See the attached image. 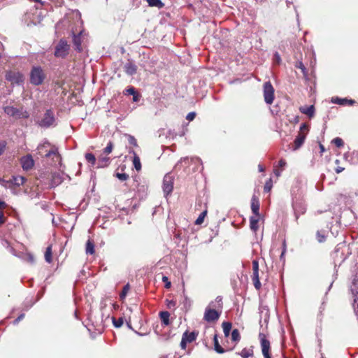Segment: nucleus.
I'll return each instance as SVG.
<instances>
[{
	"label": "nucleus",
	"mask_w": 358,
	"mask_h": 358,
	"mask_svg": "<svg viewBox=\"0 0 358 358\" xmlns=\"http://www.w3.org/2000/svg\"><path fill=\"white\" fill-rule=\"evenodd\" d=\"M37 154L41 157H50L55 156L58 159H61L57 148L55 146H52L48 141L40 144L37 147Z\"/></svg>",
	"instance_id": "obj_1"
},
{
	"label": "nucleus",
	"mask_w": 358,
	"mask_h": 358,
	"mask_svg": "<svg viewBox=\"0 0 358 358\" xmlns=\"http://www.w3.org/2000/svg\"><path fill=\"white\" fill-rule=\"evenodd\" d=\"M46 78L44 71L41 66H34L30 71V83L33 85H41Z\"/></svg>",
	"instance_id": "obj_2"
},
{
	"label": "nucleus",
	"mask_w": 358,
	"mask_h": 358,
	"mask_svg": "<svg viewBox=\"0 0 358 358\" xmlns=\"http://www.w3.org/2000/svg\"><path fill=\"white\" fill-rule=\"evenodd\" d=\"M27 181V178L21 176H13L8 180L0 178V185L5 188H13L23 185Z\"/></svg>",
	"instance_id": "obj_3"
},
{
	"label": "nucleus",
	"mask_w": 358,
	"mask_h": 358,
	"mask_svg": "<svg viewBox=\"0 0 358 358\" xmlns=\"http://www.w3.org/2000/svg\"><path fill=\"white\" fill-rule=\"evenodd\" d=\"M55 117L52 110L48 109L41 120L36 121V124L42 128H48L55 123Z\"/></svg>",
	"instance_id": "obj_4"
},
{
	"label": "nucleus",
	"mask_w": 358,
	"mask_h": 358,
	"mask_svg": "<svg viewBox=\"0 0 358 358\" xmlns=\"http://www.w3.org/2000/svg\"><path fill=\"white\" fill-rule=\"evenodd\" d=\"M309 131V126L306 123H303L300 127V131L296 136L294 143H293V150H298L304 143L306 135Z\"/></svg>",
	"instance_id": "obj_5"
},
{
	"label": "nucleus",
	"mask_w": 358,
	"mask_h": 358,
	"mask_svg": "<svg viewBox=\"0 0 358 358\" xmlns=\"http://www.w3.org/2000/svg\"><path fill=\"white\" fill-rule=\"evenodd\" d=\"M5 78L10 82L12 85H21L24 82V76L17 71H6Z\"/></svg>",
	"instance_id": "obj_6"
},
{
	"label": "nucleus",
	"mask_w": 358,
	"mask_h": 358,
	"mask_svg": "<svg viewBox=\"0 0 358 358\" xmlns=\"http://www.w3.org/2000/svg\"><path fill=\"white\" fill-rule=\"evenodd\" d=\"M70 45L64 39H61L55 47L54 55L56 57L65 58L69 52Z\"/></svg>",
	"instance_id": "obj_7"
},
{
	"label": "nucleus",
	"mask_w": 358,
	"mask_h": 358,
	"mask_svg": "<svg viewBox=\"0 0 358 358\" xmlns=\"http://www.w3.org/2000/svg\"><path fill=\"white\" fill-rule=\"evenodd\" d=\"M3 110L5 113H6L10 117H15L17 119L20 118H28L29 117V114L27 111H22L19 110L18 108L11 106H7L3 108Z\"/></svg>",
	"instance_id": "obj_8"
},
{
	"label": "nucleus",
	"mask_w": 358,
	"mask_h": 358,
	"mask_svg": "<svg viewBox=\"0 0 358 358\" xmlns=\"http://www.w3.org/2000/svg\"><path fill=\"white\" fill-rule=\"evenodd\" d=\"M263 87L264 101L267 104L271 105L273 103L275 98V90L270 81L266 82Z\"/></svg>",
	"instance_id": "obj_9"
},
{
	"label": "nucleus",
	"mask_w": 358,
	"mask_h": 358,
	"mask_svg": "<svg viewBox=\"0 0 358 358\" xmlns=\"http://www.w3.org/2000/svg\"><path fill=\"white\" fill-rule=\"evenodd\" d=\"M252 264V274L251 275V278L255 289L257 290H259L262 287V284L259 280V262L257 259H254Z\"/></svg>",
	"instance_id": "obj_10"
},
{
	"label": "nucleus",
	"mask_w": 358,
	"mask_h": 358,
	"mask_svg": "<svg viewBox=\"0 0 358 358\" xmlns=\"http://www.w3.org/2000/svg\"><path fill=\"white\" fill-rule=\"evenodd\" d=\"M259 338L262 348V352L264 358H271L270 354L271 344L270 341L267 339L266 336L264 333L259 334Z\"/></svg>",
	"instance_id": "obj_11"
},
{
	"label": "nucleus",
	"mask_w": 358,
	"mask_h": 358,
	"mask_svg": "<svg viewBox=\"0 0 358 358\" xmlns=\"http://www.w3.org/2000/svg\"><path fill=\"white\" fill-rule=\"evenodd\" d=\"M173 182L174 178L171 174L167 173L164 176L163 178L162 189L166 196L169 195L173 192Z\"/></svg>",
	"instance_id": "obj_12"
},
{
	"label": "nucleus",
	"mask_w": 358,
	"mask_h": 358,
	"mask_svg": "<svg viewBox=\"0 0 358 358\" xmlns=\"http://www.w3.org/2000/svg\"><path fill=\"white\" fill-rule=\"evenodd\" d=\"M221 313L207 307L204 312L203 320L207 322H215L220 318Z\"/></svg>",
	"instance_id": "obj_13"
},
{
	"label": "nucleus",
	"mask_w": 358,
	"mask_h": 358,
	"mask_svg": "<svg viewBox=\"0 0 358 358\" xmlns=\"http://www.w3.org/2000/svg\"><path fill=\"white\" fill-rule=\"evenodd\" d=\"M20 164L23 170L29 171L32 169L34 166V160L32 156L28 154L20 159Z\"/></svg>",
	"instance_id": "obj_14"
},
{
	"label": "nucleus",
	"mask_w": 358,
	"mask_h": 358,
	"mask_svg": "<svg viewBox=\"0 0 358 358\" xmlns=\"http://www.w3.org/2000/svg\"><path fill=\"white\" fill-rule=\"evenodd\" d=\"M350 291L353 297L358 296V271L352 276V282L350 285Z\"/></svg>",
	"instance_id": "obj_15"
},
{
	"label": "nucleus",
	"mask_w": 358,
	"mask_h": 358,
	"mask_svg": "<svg viewBox=\"0 0 358 358\" xmlns=\"http://www.w3.org/2000/svg\"><path fill=\"white\" fill-rule=\"evenodd\" d=\"M137 66L131 60H128V62L124 65L123 69L124 71L129 76H133L137 72Z\"/></svg>",
	"instance_id": "obj_16"
},
{
	"label": "nucleus",
	"mask_w": 358,
	"mask_h": 358,
	"mask_svg": "<svg viewBox=\"0 0 358 358\" xmlns=\"http://www.w3.org/2000/svg\"><path fill=\"white\" fill-rule=\"evenodd\" d=\"M110 163V157L102 152L97 159L98 168L107 167Z\"/></svg>",
	"instance_id": "obj_17"
},
{
	"label": "nucleus",
	"mask_w": 358,
	"mask_h": 358,
	"mask_svg": "<svg viewBox=\"0 0 358 358\" xmlns=\"http://www.w3.org/2000/svg\"><path fill=\"white\" fill-rule=\"evenodd\" d=\"M259 201L258 197H257L255 195H253L251 199V210L252 212L257 217L259 216Z\"/></svg>",
	"instance_id": "obj_18"
},
{
	"label": "nucleus",
	"mask_w": 358,
	"mask_h": 358,
	"mask_svg": "<svg viewBox=\"0 0 358 358\" xmlns=\"http://www.w3.org/2000/svg\"><path fill=\"white\" fill-rule=\"evenodd\" d=\"M331 101L334 103L338 104V105H349L352 106L355 103V101L353 99H348L347 98H339V97H334L332 98Z\"/></svg>",
	"instance_id": "obj_19"
},
{
	"label": "nucleus",
	"mask_w": 358,
	"mask_h": 358,
	"mask_svg": "<svg viewBox=\"0 0 358 358\" xmlns=\"http://www.w3.org/2000/svg\"><path fill=\"white\" fill-rule=\"evenodd\" d=\"M299 110L301 113L308 115L310 118H312L315 115V107L313 105L310 106H301Z\"/></svg>",
	"instance_id": "obj_20"
},
{
	"label": "nucleus",
	"mask_w": 358,
	"mask_h": 358,
	"mask_svg": "<svg viewBox=\"0 0 358 358\" xmlns=\"http://www.w3.org/2000/svg\"><path fill=\"white\" fill-rule=\"evenodd\" d=\"M259 217L257 216H252L250 218V229L256 233L257 230L259 229Z\"/></svg>",
	"instance_id": "obj_21"
},
{
	"label": "nucleus",
	"mask_w": 358,
	"mask_h": 358,
	"mask_svg": "<svg viewBox=\"0 0 358 358\" xmlns=\"http://www.w3.org/2000/svg\"><path fill=\"white\" fill-rule=\"evenodd\" d=\"M197 334L192 331L189 333L187 331L183 333L182 338L185 339L187 343H192L196 338Z\"/></svg>",
	"instance_id": "obj_22"
},
{
	"label": "nucleus",
	"mask_w": 358,
	"mask_h": 358,
	"mask_svg": "<svg viewBox=\"0 0 358 358\" xmlns=\"http://www.w3.org/2000/svg\"><path fill=\"white\" fill-rule=\"evenodd\" d=\"M73 43L75 46V48L76 50H78V52H81L82 51V41H81V38H80V34L78 35H73Z\"/></svg>",
	"instance_id": "obj_23"
},
{
	"label": "nucleus",
	"mask_w": 358,
	"mask_h": 358,
	"mask_svg": "<svg viewBox=\"0 0 358 358\" xmlns=\"http://www.w3.org/2000/svg\"><path fill=\"white\" fill-rule=\"evenodd\" d=\"M159 317L162 324H164L166 326H168L170 324V313L168 311L160 312Z\"/></svg>",
	"instance_id": "obj_24"
},
{
	"label": "nucleus",
	"mask_w": 358,
	"mask_h": 358,
	"mask_svg": "<svg viewBox=\"0 0 358 358\" xmlns=\"http://www.w3.org/2000/svg\"><path fill=\"white\" fill-rule=\"evenodd\" d=\"M213 343H214V349L217 353L222 354V353L225 352L224 349L220 345V343L218 342L217 334L214 335Z\"/></svg>",
	"instance_id": "obj_25"
},
{
	"label": "nucleus",
	"mask_w": 358,
	"mask_h": 358,
	"mask_svg": "<svg viewBox=\"0 0 358 358\" xmlns=\"http://www.w3.org/2000/svg\"><path fill=\"white\" fill-rule=\"evenodd\" d=\"M223 332L225 337H229L231 330L232 324L229 322H224L222 324Z\"/></svg>",
	"instance_id": "obj_26"
},
{
	"label": "nucleus",
	"mask_w": 358,
	"mask_h": 358,
	"mask_svg": "<svg viewBox=\"0 0 358 358\" xmlns=\"http://www.w3.org/2000/svg\"><path fill=\"white\" fill-rule=\"evenodd\" d=\"M348 250V247L345 244V243H341L338 244L334 250L336 257H338L339 252H341V253H343L344 252V250Z\"/></svg>",
	"instance_id": "obj_27"
},
{
	"label": "nucleus",
	"mask_w": 358,
	"mask_h": 358,
	"mask_svg": "<svg viewBox=\"0 0 358 358\" xmlns=\"http://www.w3.org/2000/svg\"><path fill=\"white\" fill-rule=\"evenodd\" d=\"M85 251L87 254L93 255L95 252L94 243L92 240H88L86 243Z\"/></svg>",
	"instance_id": "obj_28"
},
{
	"label": "nucleus",
	"mask_w": 358,
	"mask_h": 358,
	"mask_svg": "<svg viewBox=\"0 0 358 358\" xmlns=\"http://www.w3.org/2000/svg\"><path fill=\"white\" fill-rule=\"evenodd\" d=\"M149 6L151 7H157L158 8H162L164 6V3L162 2L161 0H146Z\"/></svg>",
	"instance_id": "obj_29"
},
{
	"label": "nucleus",
	"mask_w": 358,
	"mask_h": 358,
	"mask_svg": "<svg viewBox=\"0 0 358 358\" xmlns=\"http://www.w3.org/2000/svg\"><path fill=\"white\" fill-rule=\"evenodd\" d=\"M239 355L243 358H249L250 357L253 356V350L252 348H243Z\"/></svg>",
	"instance_id": "obj_30"
},
{
	"label": "nucleus",
	"mask_w": 358,
	"mask_h": 358,
	"mask_svg": "<svg viewBox=\"0 0 358 358\" xmlns=\"http://www.w3.org/2000/svg\"><path fill=\"white\" fill-rule=\"evenodd\" d=\"M134 154L133 164L136 171L141 169V164L139 157L136 154L134 151H132Z\"/></svg>",
	"instance_id": "obj_31"
},
{
	"label": "nucleus",
	"mask_w": 358,
	"mask_h": 358,
	"mask_svg": "<svg viewBox=\"0 0 358 358\" xmlns=\"http://www.w3.org/2000/svg\"><path fill=\"white\" fill-rule=\"evenodd\" d=\"M52 245H49L47 247L46 250L45 252V259L48 263H51L52 262Z\"/></svg>",
	"instance_id": "obj_32"
},
{
	"label": "nucleus",
	"mask_w": 358,
	"mask_h": 358,
	"mask_svg": "<svg viewBox=\"0 0 358 358\" xmlns=\"http://www.w3.org/2000/svg\"><path fill=\"white\" fill-rule=\"evenodd\" d=\"M231 339L232 341L237 343L241 340V335L238 329H234L231 333Z\"/></svg>",
	"instance_id": "obj_33"
},
{
	"label": "nucleus",
	"mask_w": 358,
	"mask_h": 358,
	"mask_svg": "<svg viewBox=\"0 0 358 358\" xmlns=\"http://www.w3.org/2000/svg\"><path fill=\"white\" fill-rule=\"evenodd\" d=\"M207 213H208V210H207V208H206V209L199 215L198 218L196 220V221L194 222L195 224H196V225L201 224L203 222L204 218L206 216Z\"/></svg>",
	"instance_id": "obj_34"
},
{
	"label": "nucleus",
	"mask_w": 358,
	"mask_h": 358,
	"mask_svg": "<svg viewBox=\"0 0 358 358\" xmlns=\"http://www.w3.org/2000/svg\"><path fill=\"white\" fill-rule=\"evenodd\" d=\"M114 144L112 141H109L107 144V146L103 149V154L108 155L110 154L113 150Z\"/></svg>",
	"instance_id": "obj_35"
},
{
	"label": "nucleus",
	"mask_w": 358,
	"mask_h": 358,
	"mask_svg": "<svg viewBox=\"0 0 358 358\" xmlns=\"http://www.w3.org/2000/svg\"><path fill=\"white\" fill-rule=\"evenodd\" d=\"M85 159L92 165H94L96 161L95 156L92 153H86Z\"/></svg>",
	"instance_id": "obj_36"
},
{
	"label": "nucleus",
	"mask_w": 358,
	"mask_h": 358,
	"mask_svg": "<svg viewBox=\"0 0 358 358\" xmlns=\"http://www.w3.org/2000/svg\"><path fill=\"white\" fill-rule=\"evenodd\" d=\"M272 187H273V182H272L271 178H270L266 182V183L264 185V192L265 193H268L271 190Z\"/></svg>",
	"instance_id": "obj_37"
},
{
	"label": "nucleus",
	"mask_w": 358,
	"mask_h": 358,
	"mask_svg": "<svg viewBox=\"0 0 358 358\" xmlns=\"http://www.w3.org/2000/svg\"><path fill=\"white\" fill-rule=\"evenodd\" d=\"M113 323L115 327L119 328L122 326L124 323V319L123 317H119L116 320L115 317H113Z\"/></svg>",
	"instance_id": "obj_38"
},
{
	"label": "nucleus",
	"mask_w": 358,
	"mask_h": 358,
	"mask_svg": "<svg viewBox=\"0 0 358 358\" xmlns=\"http://www.w3.org/2000/svg\"><path fill=\"white\" fill-rule=\"evenodd\" d=\"M130 289V286L129 284H127L126 285L124 286L121 293H120V298L121 299H124L125 298V296H127L129 290Z\"/></svg>",
	"instance_id": "obj_39"
},
{
	"label": "nucleus",
	"mask_w": 358,
	"mask_h": 358,
	"mask_svg": "<svg viewBox=\"0 0 358 358\" xmlns=\"http://www.w3.org/2000/svg\"><path fill=\"white\" fill-rule=\"evenodd\" d=\"M127 136L128 138V142L130 145H132L135 147H138L137 141L134 136L129 134H127Z\"/></svg>",
	"instance_id": "obj_40"
},
{
	"label": "nucleus",
	"mask_w": 358,
	"mask_h": 358,
	"mask_svg": "<svg viewBox=\"0 0 358 358\" xmlns=\"http://www.w3.org/2000/svg\"><path fill=\"white\" fill-rule=\"evenodd\" d=\"M352 306L354 309V313L357 317L358 318V296L354 297Z\"/></svg>",
	"instance_id": "obj_41"
},
{
	"label": "nucleus",
	"mask_w": 358,
	"mask_h": 358,
	"mask_svg": "<svg viewBox=\"0 0 358 358\" xmlns=\"http://www.w3.org/2000/svg\"><path fill=\"white\" fill-rule=\"evenodd\" d=\"M335 164L337 165L336 167L335 168V171L336 173H340L345 170V167L341 166L339 165V164H340L339 159H336Z\"/></svg>",
	"instance_id": "obj_42"
},
{
	"label": "nucleus",
	"mask_w": 358,
	"mask_h": 358,
	"mask_svg": "<svg viewBox=\"0 0 358 358\" xmlns=\"http://www.w3.org/2000/svg\"><path fill=\"white\" fill-rule=\"evenodd\" d=\"M115 176L120 180L122 181H124V180H127L128 178H129V175L127 174V173H117L115 174Z\"/></svg>",
	"instance_id": "obj_43"
},
{
	"label": "nucleus",
	"mask_w": 358,
	"mask_h": 358,
	"mask_svg": "<svg viewBox=\"0 0 358 358\" xmlns=\"http://www.w3.org/2000/svg\"><path fill=\"white\" fill-rule=\"evenodd\" d=\"M136 92V91L134 87H129L124 91V94L133 96Z\"/></svg>",
	"instance_id": "obj_44"
},
{
	"label": "nucleus",
	"mask_w": 358,
	"mask_h": 358,
	"mask_svg": "<svg viewBox=\"0 0 358 358\" xmlns=\"http://www.w3.org/2000/svg\"><path fill=\"white\" fill-rule=\"evenodd\" d=\"M333 143L335 144V145L338 148L343 146V141L341 138H336L333 140Z\"/></svg>",
	"instance_id": "obj_45"
},
{
	"label": "nucleus",
	"mask_w": 358,
	"mask_h": 358,
	"mask_svg": "<svg viewBox=\"0 0 358 358\" xmlns=\"http://www.w3.org/2000/svg\"><path fill=\"white\" fill-rule=\"evenodd\" d=\"M295 66L298 69H300L303 75H306V69L301 62H297Z\"/></svg>",
	"instance_id": "obj_46"
},
{
	"label": "nucleus",
	"mask_w": 358,
	"mask_h": 358,
	"mask_svg": "<svg viewBox=\"0 0 358 358\" xmlns=\"http://www.w3.org/2000/svg\"><path fill=\"white\" fill-rule=\"evenodd\" d=\"M316 236L317 239L320 243L324 242L326 239V236L324 234H322L320 231H317Z\"/></svg>",
	"instance_id": "obj_47"
},
{
	"label": "nucleus",
	"mask_w": 358,
	"mask_h": 358,
	"mask_svg": "<svg viewBox=\"0 0 358 358\" xmlns=\"http://www.w3.org/2000/svg\"><path fill=\"white\" fill-rule=\"evenodd\" d=\"M52 180L55 183H57V184H59L61 182V178H60V176L59 174L58 173H53L52 176Z\"/></svg>",
	"instance_id": "obj_48"
},
{
	"label": "nucleus",
	"mask_w": 358,
	"mask_h": 358,
	"mask_svg": "<svg viewBox=\"0 0 358 358\" xmlns=\"http://www.w3.org/2000/svg\"><path fill=\"white\" fill-rule=\"evenodd\" d=\"M162 281L165 282V287L169 289L171 287V282L169 280V278L167 276L164 275L162 277Z\"/></svg>",
	"instance_id": "obj_49"
},
{
	"label": "nucleus",
	"mask_w": 358,
	"mask_h": 358,
	"mask_svg": "<svg viewBox=\"0 0 358 358\" xmlns=\"http://www.w3.org/2000/svg\"><path fill=\"white\" fill-rule=\"evenodd\" d=\"M196 117V113L194 112H190L187 114L186 119L189 121H192Z\"/></svg>",
	"instance_id": "obj_50"
},
{
	"label": "nucleus",
	"mask_w": 358,
	"mask_h": 358,
	"mask_svg": "<svg viewBox=\"0 0 358 358\" xmlns=\"http://www.w3.org/2000/svg\"><path fill=\"white\" fill-rule=\"evenodd\" d=\"M6 147V142L1 141L0 142V155L3 154Z\"/></svg>",
	"instance_id": "obj_51"
},
{
	"label": "nucleus",
	"mask_w": 358,
	"mask_h": 358,
	"mask_svg": "<svg viewBox=\"0 0 358 358\" xmlns=\"http://www.w3.org/2000/svg\"><path fill=\"white\" fill-rule=\"evenodd\" d=\"M187 342L182 338L180 346L182 350H186Z\"/></svg>",
	"instance_id": "obj_52"
},
{
	"label": "nucleus",
	"mask_w": 358,
	"mask_h": 358,
	"mask_svg": "<svg viewBox=\"0 0 358 358\" xmlns=\"http://www.w3.org/2000/svg\"><path fill=\"white\" fill-rule=\"evenodd\" d=\"M287 164V162L285 159H280L279 162H278V166L280 168V169H283Z\"/></svg>",
	"instance_id": "obj_53"
},
{
	"label": "nucleus",
	"mask_w": 358,
	"mask_h": 358,
	"mask_svg": "<svg viewBox=\"0 0 358 358\" xmlns=\"http://www.w3.org/2000/svg\"><path fill=\"white\" fill-rule=\"evenodd\" d=\"M6 222V217H4V213L3 212H0V225L4 224Z\"/></svg>",
	"instance_id": "obj_54"
},
{
	"label": "nucleus",
	"mask_w": 358,
	"mask_h": 358,
	"mask_svg": "<svg viewBox=\"0 0 358 358\" xmlns=\"http://www.w3.org/2000/svg\"><path fill=\"white\" fill-rule=\"evenodd\" d=\"M139 99H140V95L138 94V93L136 92L134 95H133V101L134 102H137L139 101Z\"/></svg>",
	"instance_id": "obj_55"
},
{
	"label": "nucleus",
	"mask_w": 358,
	"mask_h": 358,
	"mask_svg": "<svg viewBox=\"0 0 358 358\" xmlns=\"http://www.w3.org/2000/svg\"><path fill=\"white\" fill-rule=\"evenodd\" d=\"M24 317V313H22V314L20 315L17 317V318H16V319L15 320L14 323H15V324L18 323V322H19L21 320H22Z\"/></svg>",
	"instance_id": "obj_56"
},
{
	"label": "nucleus",
	"mask_w": 358,
	"mask_h": 358,
	"mask_svg": "<svg viewBox=\"0 0 358 358\" xmlns=\"http://www.w3.org/2000/svg\"><path fill=\"white\" fill-rule=\"evenodd\" d=\"M7 207V204L5 201L0 200V209L3 210Z\"/></svg>",
	"instance_id": "obj_57"
},
{
	"label": "nucleus",
	"mask_w": 358,
	"mask_h": 358,
	"mask_svg": "<svg viewBox=\"0 0 358 358\" xmlns=\"http://www.w3.org/2000/svg\"><path fill=\"white\" fill-rule=\"evenodd\" d=\"M167 306L169 308H171L172 306L173 307L176 306V302L174 301H169Z\"/></svg>",
	"instance_id": "obj_58"
},
{
	"label": "nucleus",
	"mask_w": 358,
	"mask_h": 358,
	"mask_svg": "<svg viewBox=\"0 0 358 358\" xmlns=\"http://www.w3.org/2000/svg\"><path fill=\"white\" fill-rule=\"evenodd\" d=\"M273 172H274V174H275L277 177H279V176H280L281 172H280V171H279L278 169H274V171H273Z\"/></svg>",
	"instance_id": "obj_59"
},
{
	"label": "nucleus",
	"mask_w": 358,
	"mask_h": 358,
	"mask_svg": "<svg viewBox=\"0 0 358 358\" xmlns=\"http://www.w3.org/2000/svg\"><path fill=\"white\" fill-rule=\"evenodd\" d=\"M320 152L322 153L325 151L324 146L322 144H320Z\"/></svg>",
	"instance_id": "obj_60"
},
{
	"label": "nucleus",
	"mask_w": 358,
	"mask_h": 358,
	"mask_svg": "<svg viewBox=\"0 0 358 358\" xmlns=\"http://www.w3.org/2000/svg\"><path fill=\"white\" fill-rule=\"evenodd\" d=\"M283 245L285 247V248L283 249L282 252V254H281V257H282L286 251V249H285V241L283 242Z\"/></svg>",
	"instance_id": "obj_61"
},
{
	"label": "nucleus",
	"mask_w": 358,
	"mask_h": 358,
	"mask_svg": "<svg viewBox=\"0 0 358 358\" xmlns=\"http://www.w3.org/2000/svg\"><path fill=\"white\" fill-rule=\"evenodd\" d=\"M184 355H185V354H183V355H177V354H176L174 355V358H181Z\"/></svg>",
	"instance_id": "obj_62"
},
{
	"label": "nucleus",
	"mask_w": 358,
	"mask_h": 358,
	"mask_svg": "<svg viewBox=\"0 0 358 358\" xmlns=\"http://www.w3.org/2000/svg\"><path fill=\"white\" fill-rule=\"evenodd\" d=\"M259 170L262 172L264 171V168L262 165H259Z\"/></svg>",
	"instance_id": "obj_63"
},
{
	"label": "nucleus",
	"mask_w": 358,
	"mask_h": 358,
	"mask_svg": "<svg viewBox=\"0 0 358 358\" xmlns=\"http://www.w3.org/2000/svg\"><path fill=\"white\" fill-rule=\"evenodd\" d=\"M340 257H341V259H345V257H342V256H341Z\"/></svg>",
	"instance_id": "obj_64"
}]
</instances>
